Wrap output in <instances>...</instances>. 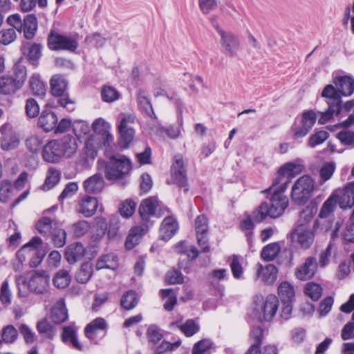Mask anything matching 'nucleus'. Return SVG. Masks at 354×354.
I'll return each instance as SVG.
<instances>
[{
	"label": "nucleus",
	"instance_id": "1",
	"mask_svg": "<svg viewBox=\"0 0 354 354\" xmlns=\"http://www.w3.org/2000/svg\"><path fill=\"white\" fill-rule=\"evenodd\" d=\"M288 206V200L282 193H272L270 203H262L252 213V217L255 222L261 223L268 216L278 218L283 214L284 210Z\"/></svg>",
	"mask_w": 354,
	"mask_h": 354
},
{
	"label": "nucleus",
	"instance_id": "2",
	"mask_svg": "<svg viewBox=\"0 0 354 354\" xmlns=\"http://www.w3.org/2000/svg\"><path fill=\"white\" fill-rule=\"evenodd\" d=\"M97 169L103 171L106 179L118 180L127 176L131 169L130 160L124 156H112L109 161H97Z\"/></svg>",
	"mask_w": 354,
	"mask_h": 354
},
{
	"label": "nucleus",
	"instance_id": "3",
	"mask_svg": "<svg viewBox=\"0 0 354 354\" xmlns=\"http://www.w3.org/2000/svg\"><path fill=\"white\" fill-rule=\"evenodd\" d=\"M315 189L313 178L309 175H303L294 183L291 189V198L296 205H303L312 197Z\"/></svg>",
	"mask_w": 354,
	"mask_h": 354
},
{
	"label": "nucleus",
	"instance_id": "4",
	"mask_svg": "<svg viewBox=\"0 0 354 354\" xmlns=\"http://www.w3.org/2000/svg\"><path fill=\"white\" fill-rule=\"evenodd\" d=\"M50 91L53 96L58 97L59 105L68 111L75 109V102L69 98L67 93L68 82L66 77L60 74L54 75L50 80Z\"/></svg>",
	"mask_w": 354,
	"mask_h": 354
},
{
	"label": "nucleus",
	"instance_id": "5",
	"mask_svg": "<svg viewBox=\"0 0 354 354\" xmlns=\"http://www.w3.org/2000/svg\"><path fill=\"white\" fill-rule=\"evenodd\" d=\"M77 35H61L55 30H51L48 37V45L51 50H64L71 53L75 52L78 47Z\"/></svg>",
	"mask_w": 354,
	"mask_h": 354
},
{
	"label": "nucleus",
	"instance_id": "6",
	"mask_svg": "<svg viewBox=\"0 0 354 354\" xmlns=\"http://www.w3.org/2000/svg\"><path fill=\"white\" fill-rule=\"evenodd\" d=\"M279 306V299L274 295H269L255 308L259 319L271 321L275 316Z\"/></svg>",
	"mask_w": 354,
	"mask_h": 354
},
{
	"label": "nucleus",
	"instance_id": "7",
	"mask_svg": "<svg viewBox=\"0 0 354 354\" xmlns=\"http://www.w3.org/2000/svg\"><path fill=\"white\" fill-rule=\"evenodd\" d=\"M317 120V115L313 110L305 111L302 114L300 124H295L292 127L294 138L299 139L306 136L313 128Z\"/></svg>",
	"mask_w": 354,
	"mask_h": 354
},
{
	"label": "nucleus",
	"instance_id": "8",
	"mask_svg": "<svg viewBox=\"0 0 354 354\" xmlns=\"http://www.w3.org/2000/svg\"><path fill=\"white\" fill-rule=\"evenodd\" d=\"M194 228L196 233L197 241L203 252H208L210 250L207 243V233L209 229L208 219L204 214L198 216L195 220Z\"/></svg>",
	"mask_w": 354,
	"mask_h": 354
},
{
	"label": "nucleus",
	"instance_id": "9",
	"mask_svg": "<svg viewBox=\"0 0 354 354\" xmlns=\"http://www.w3.org/2000/svg\"><path fill=\"white\" fill-rule=\"evenodd\" d=\"M20 74L21 76L17 80L9 76L1 77L0 94L9 95L21 88L26 80V73L21 70Z\"/></svg>",
	"mask_w": 354,
	"mask_h": 354
},
{
	"label": "nucleus",
	"instance_id": "10",
	"mask_svg": "<svg viewBox=\"0 0 354 354\" xmlns=\"http://www.w3.org/2000/svg\"><path fill=\"white\" fill-rule=\"evenodd\" d=\"M317 261L315 257H309L295 270V277L301 281L311 279L317 272Z\"/></svg>",
	"mask_w": 354,
	"mask_h": 354
},
{
	"label": "nucleus",
	"instance_id": "11",
	"mask_svg": "<svg viewBox=\"0 0 354 354\" xmlns=\"http://www.w3.org/2000/svg\"><path fill=\"white\" fill-rule=\"evenodd\" d=\"M49 281L50 277L46 272H36L29 280L28 288L32 292L42 294L48 290Z\"/></svg>",
	"mask_w": 354,
	"mask_h": 354
},
{
	"label": "nucleus",
	"instance_id": "12",
	"mask_svg": "<svg viewBox=\"0 0 354 354\" xmlns=\"http://www.w3.org/2000/svg\"><path fill=\"white\" fill-rule=\"evenodd\" d=\"M220 36L223 52L231 57L236 55L240 46L238 37L232 32L225 31L221 32Z\"/></svg>",
	"mask_w": 354,
	"mask_h": 354
},
{
	"label": "nucleus",
	"instance_id": "13",
	"mask_svg": "<svg viewBox=\"0 0 354 354\" xmlns=\"http://www.w3.org/2000/svg\"><path fill=\"white\" fill-rule=\"evenodd\" d=\"M2 137L1 138V148L8 151L15 149L19 144L20 140L17 133L9 129L8 124H3L0 128Z\"/></svg>",
	"mask_w": 354,
	"mask_h": 354
},
{
	"label": "nucleus",
	"instance_id": "14",
	"mask_svg": "<svg viewBox=\"0 0 354 354\" xmlns=\"http://www.w3.org/2000/svg\"><path fill=\"white\" fill-rule=\"evenodd\" d=\"M98 207V201L96 198L85 195L79 201L76 211L84 217L89 218L93 216Z\"/></svg>",
	"mask_w": 354,
	"mask_h": 354
},
{
	"label": "nucleus",
	"instance_id": "15",
	"mask_svg": "<svg viewBox=\"0 0 354 354\" xmlns=\"http://www.w3.org/2000/svg\"><path fill=\"white\" fill-rule=\"evenodd\" d=\"M292 238L304 249L309 248L314 241V234L310 228H304V225H297Z\"/></svg>",
	"mask_w": 354,
	"mask_h": 354
},
{
	"label": "nucleus",
	"instance_id": "16",
	"mask_svg": "<svg viewBox=\"0 0 354 354\" xmlns=\"http://www.w3.org/2000/svg\"><path fill=\"white\" fill-rule=\"evenodd\" d=\"M278 269L273 264L263 267L259 263L256 266V279H261L267 284H272L277 278Z\"/></svg>",
	"mask_w": 354,
	"mask_h": 354
},
{
	"label": "nucleus",
	"instance_id": "17",
	"mask_svg": "<svg viewBox=\"0 0 354 354\" xmlns=\"http://www.w3.org/2000/svg\"><path fill=\"white\" fill-rule=\"evenodd\" d=\"M290 182V176L285 171H281L280 167L277 172V176L273 180L272 185L268 189L261 191V193L266 194L272 191L273 193L277 192L278 193L283 194Z\"/></svg>",
	"mask_w": 354,
	"mask_h": 354
},
{
	"label": "nucleus",
	"instance_id": "18",
	"mask_svg": "<svg viewBox=\"0 0 354 354\" xmlns=\"http://www.w3.org/2000/svg\"><path fill=\"white\" fill-rule=\"evenodd\" d=\"M174 160L171 167L174 181L180 187L185 186L187 178L183 157L178 154L175 156Z\"/></svg>",
	"mask_w": 354,
	"mask_h": 354
},
{
	"label": "nucleus",
	"instance_id": "19",
	"mask_svg": "<svg viewBox=\"0 0 354 354\" xmlns=\"http://www.w3.org/2000/svg\"><path fill=\"white\" fill-rule=\"evenodd\" d=\"M68 317V310L66 308L64 299H59L53 306L50 318L55 324H60Z\"/></svg>",
	"mask_w": 354,
	"mask_h": 354
},
{
	"label": "nucleus",
	"instance_id": "20",
	"mask_svg": "<svg viewBox=\"0 0 354 354\" xmlns=\"http://www.w3.org/2000/svg\"><path fill=\"white\" fill-rule=\"evenodd\" d=\"M56 142L62 151V157L71 158L76 153L77 145L75 138L73 136H65L61 140H56Z\"/></svg>",
	"mask_w": 354,
	"mask_h": 354
},
{
	"label": "nucleus",
	"instance_id": "21",
	"mask_svg": "<svg viewBox=\"0 0 354 354\" xmlns=\"http://www.w3.org/2000/svg\"><path fill=\"white\" fill-rule=\"evenodd\" d=\"M86 252L84 246L81 243L68 245L65 252V258L70 264H74L82 260Z\"/></svg>",
	"mask_w": 354,
	"mask_h": 354
},
{
	"label": "nucleus",
	"instance_id": "22",
	"mask_svg": "<svg viewBox=\"0 0 354 354\" xmlns=\"http://www.w3.org/2000/svg\"><path fill=\"white\" fill-rule=\"evenodd\" d=\"M61 151L56 140H51L44 145L43 148V158L46 162H57L62 158Z\"/></svg>",
	"mask_w": 354,
	"mask_h": 354
},
{
	"label": "nucleus",
	"instance_id": "23",
	"mask_svg": "<svg viewBox=\"0 0 354 354\" xmlns=\"http://www.w3.org/2000/svg\"><path fill=\"white\" fill-rule=\"evenodd\" d=\"M178 228V223L173 217H166L160 228V239L165 241L169 240L176 234Z\"/></svg>",
	"mask_w": 354,
	"mask_h": 354
},
{
	"label": "nucleus",
	"instance_id": "24",
	"mask_svg": "<svg viewBox=\"0 0 354 354\" xmlns=\"http://www.w3.org/2000/svg\"><path fill=\"white\" fill-rule=\"evenodd\" d=\"M62 340L71 345L78 351H82V346L79 342L77 336V330L74 325L64 326L62 328Z\"/></svg>",
	"mask_w": 354,
	"mask_h": 354
},
{
	"label": "nucleus",
	"instance_id": "25",
	"mask_svg": "<svg viewBox=\"0 0 354 354\" xmlns=\"http://www.w3.org/2000/svg\"><path fill=\"white\" fill-rule=\"evenodd\" d=\"M157 206L158 200L156 197H149L142 201L138 209L142 219L148 221L155 214Z\"/></svg>",
	"mask_w": 354,
	"mask_h": 354
},
{
	"label": "nucleus",
	"instance_id": "26",
	"mask_svg": "<svg viewBox=\"0 0 354 354\" xmlns=\"http://www.w3.org/2000/svg\"><path fill=\"white\" fill-rule=\"evenodd\" d=\"M104 186V180L102 176L100 174H94L84 182L85 192L90 194L100 192L103 189Z\"/></svg>",
	"mask_w": 354,
	"mask_h": 354
},
{
	"label": "nucleus",
	"instance_id": "27",
	"mask_svg": "<svg viewBox=\"0 0 354 354\" xmlns=\"http://www.w3.org/2000/svg\"><path fill=\"white\" fill-rule=\"evenodd\" d=\"M338 88L332 84H328L322 91V96L327 99L328 105L342 107L341 95Z\"/></svg>",
	"mask_w": 354,
	"mask_h": 354
},
{
	"label": "nucleus",
	"instance_id": "28",
	"mask_svg": "<svg viewBox=\"0 0 354 354\" xmlns=\"http://www.w3.org/2000/svg\"><path fill=\"white\" fill-rule=\"evenodd\" d=\"M57 117L50 110L42 111L38 120V125L46 131H50L57 125Z\"/></svg>",
	"mask_w": 354,
	"mask_h": 354
},
{
	"label": "nucleus",
	"instance_id": "29",
	"mask_svg": "<svg viewBox=\"0 0 354 354\" xmlns=\"http://www.w3.org/2000/svg\"><path fill=\"white\" fill-rule=\"evenodd\" d=\"M334 83L342 95L350 96L354 92V80L349 76L339 77Z\"/></svg>",
	"mask_w": 354,
	"mask_h": 354
},
{
	"label": "nucleus",
	"instance_id": "30",
	"mask_svg": "<svg viewBox=\"0 0 354 354\" xmlns=\"http://www.w3.org/2000/svg\"><path fill=\"white\" fill-rule=\"evenodd\" d=\"M339 198V194L336 192H333L327 200L323 203L319 212V216L321 218H328L335 211L337 201Z\"/></svg>",
	"mask_w": 354,
	"mask_h": 354
},
{
	"label": "nucleus",
	"instance_id": "31",
	"mask_svg": "<svg viewBox=\"0 0 354 354\" xmlns=\"http://www.w3.org/2000/svg\"><path fill=\"white\" fill-rule=\"evenodd\" d=\"M146 230V226H136L131 228L125 241L126 248L131 250L138 244Z\"/></svg>",
	"mask_w": 354,
	"mask_h": 354
},
{
	"label": "nucleus",
	"instance_id": "32",
	"mask_svg": "<svg viewBox=\"0 0 354 354\" xmlns=\"http://www.w3.org/2000/svg\"><path fill=\"white\" fill-rule=\"evenodd\" d=\"M37 30V19L35 15H28L23 21L22 31L27 39H32Z\"/></svg>",
	"mask_w": 354,
	"mask_h": 354
},
{
	"label": "nucleus",
	"instance_id": "33",
	"mask_svg": "<svg viewBox=\"0 0 354 354\" xmlns=\"http://www.w3.org/2000/svg\"><path fill=\"white\" fill-rule=\"evenodd\" d=\"M337 203L342 209H351L354 205V192L348 184L339 195Z\"/></svg>",
	"mask_w": 354,
	"mask_h": 354
},
{
	"label": "nucleus",
	"instance_id": "34",
	"mask_svg": "<svg viewBox=\"0 0 354 354\" xmlns=\"http://www.w3.org/2000/svg\"><path fill=\"white\" fill-rule=\"evenodd\" d=\"M42 244V240L38 236L32 237L29 242L25 244L18 252L17 256L19 263L25 261V255L32 250H36Z\"/></svg>",
	"mask_w": 354,
	"mask_h": 354
},
{
	"label": "nucleus",
	"instance_id": "35",
	"mask_svg": "<svg viewBox=\"0 0 354 354\" xmlns=\"http://www.w3.org/2000/svg\"><path fill=\"white\" fill-rule=\"evenodd\" d=\"M36 328L39 333L45 338L51 339L55 335V327L46 318L37 322Z\"/></svg>",
	"mask_w": 354,
	"mask_h": 354
},
{
	"label": "nucleus",
	"instance_id": "36",
	"mask_svg": "<svg viewBox=\"0 0 354 354\" xmlns=\"http://www.w3.org/2000/svg\"><path fill=\"white\" fill-rule=\"evenodd\" d=\"M278 293L282 302H292L295 296L293 286L288 281H283L279 284Z\"/></svg>",
	"mask_w": 354,
	"mask_h": 354
},
{
	"label": "nucleus",
	"instance_id": "37",
	"mask_svg": "<svg viewBox=\"0 0 354 354\" xmlns=\"http://www.w3.org/2000/svg\"><path fill=\"white\" fill-rule=\"evenodd\" d=\"M335 169L336 164L334 162H326L322 165L319 171L320 185L324 184L332 178Z\"/></svg>",
	"mask_w": 354,
	"mask_h": 354
},
{
	"label": "nucleus",
	"instance_id": "38",
	"mask_svg": "<svg viewBox=\"0 0 354 354\" xmlns=\"http://www.w3.org/2000/svg\"><path fill=\"white\" fill-rule=\"evenodd\" d=\"M171 325H176L187 337L193 336L200 329L199 325L194 319H187L184 324L180 325L178 322H174Z\"/></svg>",
	"mask_w": 354,
	"mask_h": 354
},
{
	"label": "nucleus",
	"instance_id": "39",
	"mask_svg": "<svg viewBox=\"0 0 354 354\" xmlns=\"http://www.w3.org/2000/svg\"><path fill=\"white\" fill-rule=\"evenodd\" d=\"M281 248L277 243H270L263 247L261 255L263 260L270 261L274 259L280 252Z\"/></svg>",
	"mask_w": 354,
	"mask_h": 354
},
{
	"label": "nucleus",
	"instance_id": "40",
	"mask_svg": "<svg viewBox=\"0 0 354 354\" xmlns=\"http://www.w3.org/2000/svg\"><path fill=\"white\" fill-rule=\"evenodd\" d=\"M138 303V298L136 292L133 290H129L125 292L120 300L121 306L126 310L134 308Z\"/></svg>",
	"mask_w": 354,
	"mask_h": 354
},
{
	"label": "nucleus",
	"instance_id": "41",
	"mask_svg": "<svg viewBox=\"0 0 354 354\" xmlns=\"http://www.w3.org/2000/svg\"><path fill=\"white\" fill-rule=\"evenodd\" d=\"M50 235H51L52 241L56 247L61 248L65 245L66 232L64 229L59 227L57 223H54L53 230Z\"/></svg>",
	"mask_w": 354,
	"mask_h": 354
},
{
	"label": "nucleus",
	"instance_id": "42",
	"mask_svg": "<svg viewBox=\"0 0 354 354\" xmlns=\"http://www.w3.org/2000/svg\"><path fill=\"white\" fill-rule=\"evenodd\" d=\"M107 327L106 322L104 318L97 317L89 323L84 329L85 335L90 337V335L99 330H104Z\"/></svg>",
	"mask_w": 354,
	"mask_h": 354
},
{
	"label": "nucleus",
	"instance_id": "43",
	"mask_svg": "<svg viewBox=\"0 0 354 354\" xmlns=\"http://www.w3.org/2000/svg\"><path fill=\"white\" fill-rule=\"evenodd\" d=\"M93 268L91 263L86 262L83 263L75 274L76 280L81 283H86L91 277Z\"/></svg>",
	"mask_w": 354,
	"mask_h": 354
},
{
	"label": "nucleus",
	"instance_id": "44",
	"mask_svg": "<svg viewBox=\"0 0 354 354\" xmlns=\"http://www.w3.org/2000/svg\"><path fill=\"white\" fill-rule=\"evenodd\" d=\"M60 180V172L54 169L50 168L44 183L42 185V189L44 191L49 190L53 187Z\"/></svg>",
	"mask_w": 354,
	"mask_h": 354
},
{
	"label": "nucleus",
	"instance_id": "45",
	"mask_svg": "<svg viewBox=\"0 0 354 354\" xmlns=\"http://www.w3.org/2000/svg\"><path fill=\"white\" fill-rule=\"evenodd\" d=\"M29 86L34 95L42 96L45 94L46 88L39 75L34 74L31 76Z\"/></svg>",
	"mask_w": 354,
	"mask_h": 354
},
{
	"label": "nucleus",
	"instance_id": "46",
	"mask_svg": "<svg viewBox=\"0 0 354 354\" xmlns=\"http://www.w3.org/2000/svg\"><path fill=\"white\" fill-rule=\"evenodd\" d=\"M53 221L48 217H44L36 224L38 232L44 236H49L54 228Z\"/></svg>",
	"mask_w": 354,
	"mask_h": 354
},
{
	"label": "nucleus",
	"instance_id": "47",
	"mask_svg": "<svg viewBox=\"0 0 354 354\" xmlns=\"http://www.w3.org/2000/svg\"><path fill=\"white\" fill-rule=\"evenodd\" d=\"M161 295L164 299H167L164 304V308L168 311L172 310L177 302V297L174 290L162 289Z\"/></svg>",
	"mask_w": 354,
	"mask_h": 354
},
{
	"label": "nucleus",
	"instance_id": "48",
	"mask_svg": "<svg viewBox=\"0 0 354 354\" xmlns=\"http://www.w3.org/2000/svg\"><path fill=\"white\" fill-rule=\"evenodd\" d=\"M315 215L312 207H306L299 214L297 225H304V228H310L309 224Z\"/></svg>",
	"mask_w": 354,
	"mask_h": 354
},
{
	"label": "nucleus",
	"instance_id": "49",
	"mask_svg": "<svg viewBox=\"0 0 354 354\" xmlns=\"http://www.w3.org/2000/svg\"><path fill=\"white\" fill-rule=\"evenodd\" d=\"M304 292L312 300L317 301L321 297L323 289L319 284L310 282L306 283Z\"/></svg>",
	"mask_w": 354,
	"mask_h": 354
},
{
	"label": "nucleus",
	"instance_id": "50",
	"mask_svg": "<svg viewBox=\"0 0 354 354\" xmlns=\"http://www.w3.org/2000/svg\"><path fill=\"white\" fill-rule=\"evenodd\" d=\"M176 248L178 252L185 254L189 259H195L198 256V251L196 248L187 244L185 241L178 243Z\"/></svg>",
	"mask_w": 354,
	"mask_h": 354
},
{
	"label": "nucleus",
	"instance_id": "51",
	"mask_svg": "<svg viewBox=\"0 0 354 354\" xmlns=\"http://www.w3.org/2000/svg\"><path fill=\"white\" fill-rule=\"evenodd\" d=\"M304 170L302 164L297 162H288L281 167V171H285L291 179L297 175L300 174Z\"/></svg>",
	"mask_w": 354,
	"mask_h": 354
},
{
	"label": "nucleus",
	"instance_id": "52",
	"mask_svg": "<svg viewBox=\"0 0 354 354\" xmlns=\"http://www.w3.org/2000/svg\"><path fill=\"white\" fill-rule=\"evenodd\" d=\"M71 277L66 270H59L53 278V283L58 288H64L68 286Z\"/></svg>",
	"mask_w": 354,
	"mask_h": 354
},
{
	"label": "nucleus",
	"instance_id": "53",
	"mask_svg": "<svg viewBox=\"0 0 354 354\" xmlns=\"http://www.w3.org/2000/svg\"><path fill=\"white\" fill-rule=\"evenodd\" d=\"M18 336L17 330L12 325H8L3 328L1 337L6 344H12Z\"/></svg>",
	"mask_w": 354,
	"mask_h": 354
},
{
	"label": "nucleus",
	"instance_id": "54",
	"mask_svg": "<svg viewBox=\"0 0 354 354\" xmlns=\"http://www.w3.org/2000/svg\"><path fill=\"white\" fill-rule=\"evenodd\" d=\"M342 107L335 106L334 105H328V109L325 112H319L321 114L319 118V123L324 124L327 123L333 116L334 114L339 115Z\"/></svg>",
	"mask_w": 354,
	"mask_h": 354
},
{
	"label": "nucleus",
	"instance_id": "55",
	"mask_svg": "<svg viewBox=\"0 0 354 354\" xmlns=\"http://www.w3.org/2000/svg\"><path fill=\"white\" fill-rule=\"evenodd\" d=\"M26 145L30 151L37 153L43 145V140L37 135H32L26 140Z\"/></svg>",
	"mask_w": 354,
	"mask_h": 354
},
{
	"label": "nucleus",
	"instance_id": "56",
	"mask_svg": "<svg viewBox=\"0 0 354 354\" xmlns=\"http://www.w3.org/2000/svg\"><path fill=\"white\" fill-rule=\"evenodd\" d=\"M73 232L76 237L86 234L91 229V224L85 220L79 221L72 225Z\"/></svg>",
	"mask_w": 354,
	"mask_h": 354
},
{
	"label": "nucleus",
	"instance_id": "57",
	"mask_svg": "<svg viewBox=\"0 0 354 354\" xmlns=\"http://www.w3.org/2000/svg\"><path fill=\"white\" fill-rule=\"evenodd\" d=\"M11 191V181L3 180L0 183V203H6L9 201Z\"/></svg>",
	"mask_w": 354,
	"mask_h": 354
},
{
	"label": "nucleus",
	"instance_id": "58",
	"mask_svg": "<svg viewBox=\"0 0 354 354\" xmlns=\"http://www.w3.org/2000/svg\"><path fill=\"white\" fill-rule=\"evenodd\" d=\"M11 299L12 292L10 290L9 281L6 279L3 281L1 284L0 292V301L2 304L5 306H8L11 304Z\"/></svg>",
	"mask_w": 354,
	"mask_h": 354
},
{
	"label": "nucleus",
	"instance_id": "59",
	"mask_svg": "<svg viewBox=\"0 0 354 354\" xmlns=\"http://www.w3.org/2000/svg\"><path fill=\"white\" fill-rule=\"evenodd\" d=\"M101 95L102 100L106 102H113L120 97V93L111 86H104L102 89Z\"/></svg>",
	"mask_w": 354,
	"mask_h": 354
},
{
	"label": "nucleus",
	"instance_id": "60",
	"mask_svg": "<svg viewBox=\"0 0 354 354\" xmlns=\"http://www.w3.org/2000/svg\"><path fill=\"white\" fill-rule=\"evenodd\" d=\"M136 116L131 113H122L120 115V121L118 126V131L133 129L132 124L135 123Z\"/></svg>",
	"mask_w": 354,
	"mask_h": 354
},
{
	"label": "nucleus",
	"instance_id": "61",
	"mask_svg": "<svg viewBox=\"0 0 354 354\" xmlns=\"http://www.w3.org/2000/svg\"><path fill=\"white\" fill-rule=\"evenodd\" d=\"M329 136V133L326 131H319L313 134L308 140V145L310 147H315L318 145L323 143Z\"/></svg>",
	"mask_w": 354,
	"mask_h": 354
},
{
	"label": "nucleus",
	"instance_id": "62",
	"mask_svg": "<svg viewBox=\"0 0 354 354\" xmlns=\"http://www.w3.org/2000/svg\"><path fill=\"white\" fill-rule=\"evenodd\" d=\"M92 129L97 134L96 137H97L108 132L110 126L103 118H99L93 122Z\"/></svg>",
	"mask_w": 354,
	"mask_h": 354
},
{
	"label": "nucleus",
	"instance_id": "63",
	"mask_svg": "<svg viewBox=\"0 0 354 354\" xmlns=\"http://www.w3.org/2000/svg\"><path fill=\"white\" fill-rule=\"evenodd\" d=\"M212 344V342L209 339L200 340L194 345L192 354H205Z\"/></svg>",
	"mask_w": 354,
	"mask_h": 354
},
{
	"label": "nucleus",
	"instance_id": "64",
	"mask_svg": "<svg viewBox=\"0 0 354 354\" xmlns=\"http://www.w3.org/2000/svg\"><path fill=\"white\" fill-rule=\"evenodd\" d=\"M42 46L39 44H32L28 48V59L32 64L37 62L41 56Z\"/></svg>",
	"mask_w": 354,
	"mask_h": 354
}]
</instances>
